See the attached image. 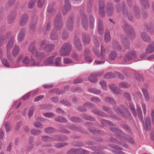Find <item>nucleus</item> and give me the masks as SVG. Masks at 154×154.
Returning <instances> with one entry per match:
<instances>
[{"label":"nucleus","mask_w":154,"mask_h":154,"mask_svg":"<svg viewBox=\"0 0 154 154\" xmlns=\"http://www.w3.org/2000/svg\"><path fill=\"white\" fill-rule=\"evenodd\" d=\"M125 2H122V6L121 5L117 4L116 5V9L117 12L118 13H120L123 8L122 13L125 16H127L128 20L130 21H132L133 20V18L132 16L131 13L128 12L127 9L126 8L125 6Z\"/></svg>","instance_id":"obj_1"},{"label":"nucleus","mask_w":154,"mask_h":154,"mask_svg":"<svg viewBox=\"0 0 154 154\" xmlns=\"http://www.w3.org/2000/svg\"><path fill=\"white\" fill-rule=\"evenodd\" d=\"M110 129L112 131L116 133L115 135L116 137L120 139L122 141L126 142V141L128 140L130 143H134V141L133 139L131 138L128 139L121 131L115 128H111Z\"/></svg>","instance_id":"obj_2"},{"label":"nucleus","mask_w":154,"mask_h":154,"mask_svg":"<svg viewBox=\"0 0 154 154\" xmlns=\"http://www.w3.org/2000/svg\"><path fill=\"white\" fill-rule=\"evenodd\" d=\"M29 51L32 53V58H35L36 59L40 60L43 59L45 56L43 52L39 53L33 44H31L28 48Z\"/></svg>","instance_id":"obj_3"},{"label":"nucleus","mask_w":154,"mask_h":154,"mask_svg":"<svg viewBox=\"0 0 154 154\" xmlns=\"http://www.w3.org/2000/svg\"><path fill=\"white\" fill-rule=\"evenodd\" d=\"M71 48V46L69 43L64 44L60 49V55L62 56H66L69 55Z\"/></svg>","instance_id":"obj_4"},{"label":"nucleus","mask_w":154,"mask_h":154,"mask_svg":"<svg viewBox=\"0 0 154 154\" xmlns=\"http://www.w3.org/2000/svg\"><path fill=\"white\" fill-rule=\"evenodd\" d=\"M42 48H44V50L46 52H50L54 48V45L52 44H47L45 41H44L39 44Z\"/></svg>","instance_id":"obj_5"},{"label":"nucleus","mask_w":154,"mask_h":154,"mask_svg":"<svg viewBox=\"0 0 154 154\" xmlns=\"http://www.w3.org/2000/svg\"><path fill=\"white\" fill-rule=\"evenodd\" d=\"M103 73V71L91 73L90 76L88 78L89 81L93 83H95L97 82V77L102 75Z\"/></svg>","instance_id":"obj_6"},{"label":"nucleus","mask_w":154,"mask_h":154,"mask_svg":"<svg viewBox=\"0 0 154 154\" xmlns=\"http://www.w3.org/2000/svg\"><path fill=\"white\" fill-rule=\"evenodd\" d=\"M54 29L59 30L61 29L63 23L60 15H58L56 17L54 20Z\"/></svg>","instance_id":"obj_7"},{"label":"nucleus","mask_w":154,"mask_h":154,"mask_svg":"<svg viewBox=\"0 0 154 154\" xmlns=\"http://www.w3.org/2000/svg\"><path fill=\"white\" fill-rule=\"evenodd\" d=\"M22 63L25 65H28L30 63L31 65L33 66H38L39 64V62H36L35 60L32 59L30 61L29 57L27 56L25 57L23 60Z\"/></svg>","instance_id":"obj_8"},{"label":"nucleus","mask_w":154,"mask_h":154,"mask_svg":"<svg viewBox=\"0 0 154 154\" xmlns=\"http://www.w3.org/2000/svg\"><path fill=\"white\" fill-rule=\"evenodd\" d=\"M98 6L99 7V13L100 16L103 17L105 15V13L104 11L105 7V3L103 0H99Z\"/></svg>","instance_id":"obj_9"},{"label":"nucleus","mask_w":154,"mask_h":154,"mask_svg":"<svg viewBox=\"0 0 154 154\" xmlns=\"http://www.w3.org/2000/svg\"><path fill=\"white\" fill-rule=\"evenodd\" d=\"M64 5L65 6L62 10V13L63 15H65L71 8L69 0H65Z\"/></svg>","instance_id":"obj_10"},{"label":"nucleus","mask_w":154,"mask_h":154,"mask_svg":"<svg viewBox=\"0 0 154 154\" xmlns=\"http://www.w3.org/2000/svg\"><path fill=\"white\" fill-rule=\"evenodd\" d=\"M114 110L118 113L120 116L123 117L124 118H126L128 117H130L131 116L130 112L128 111H126V112L127 113V115L125 114H124L123 112L118 107H114Z\"/></svg>","instance_id":"obj_11"},{"label":"nucleus","mask_w":154,"mask_h":154,"mask_svg":"<svg viewBox=\"0 0 154 154\" xmlns=\"http://www.w3.org/2000/svg\"><path fill=\"white\" fill-rule=\"evenodd\" d=\"M42 140L43 141L47 142H51L53 140L55 141L60 140L58 136H54L52 138L48 136H43L42 137Z\"/></svg>","instance_id":"obj_12"},{"label":"nucleus","mask_w":154,"mask_h":154,"mask_svg":"<svg viewBox=\"0 0 154 154\" xmlns=\"http://www.w3.org/2000/svg\"><path fill=\"white\" fill-rule=\"evenodd\" d=\"M29 17L26 14H23L20 20L19 25L20 26H23L25 25L28 21Z\"/></svg>","instance_id":"obj_13"},{"label":"nucleus","mask_w":154,"mask_h":154,"mask_svg":"<svg viewBox=\"0 0 154 154\" xmlns=\"http://www.w3.org/2000/svg\"><path fill=\"white\" fill-rule=\"evenodd\" d=\"M16 17V13L14 11L11 12L8 17V23L9 24L13 23Z\"/></svg>","instance_id":"obj_14"},{"label":"nucleus","mask_w":154,"mask_h":154,"mask_svg":"<svg viewBox=\"0 0 154 154\" xmlns=\"http://www.w3.org/2000/svg\"><path fill=\"white\" fill-rule=\"evenodd\" d=\"M56 56V54H54L51 56L48 57L44 61V63L46 65H50L53 64L54 58Z\"/></svg>","instance_id":"obj_15"},{"label":"nucleus","mask_w":154,"mask_h":154,"mask_svg":"<svg viewBox=\"0 0 154 154\" xmlns=\"http://www.w3.org/2000/svg\"><path fill=\"white\" fill-rule=\"evenodd\" d=\"M144 129L146 130H149L151 128V122L150 118L149 117H146L145 123L143 124Z\"/></svg>","instance_id":"obj_16"},{"label":"nucleus","mask_w":154,"mask_h":154,"mask_svg":"<svg viewBox=\"0 0 154 154\" xmlns=\"http://www.w3.org/2000/svg\"><path fill=\"white\" fill-rule=\"evenodd\" d=\"M95 106L94 105H92L90 103H87L83 105V107H79L78 108V110L82 112H85L87 108H94Z\"/></svg>","instance_id":"obj_17"},{"label":"nucleus","mask_w":154,"mask_h":154,"mask_svg":"<svg viewBox=\"0 0 154 154\" xmlns=\"http://www.w3.org/2000/svg\"><path fill=\"white\" fill-rule=\"evenodd\" d=\"M106 12L109 16L112 15L114 12L113 7V5L110 3H107L106 6Z\"/></svg>","instance_id":"obj_18"},{"label":"nucleus","mask_w":154,"mask_h":154,"mask_svg":"<svg viewBox=\"0 0 154 154\" xmlns=\"http://www.w3.org/2000/svg\"><path fill=\"white\" fill-rule=\"evenodd\" d=\"M136 57V54L135 52L131 51L124 58V59L125 60L128 61L134 59Z\"/></svg>","instance_id":"obj_19"},{"label":"nucleus","mask_w":154,"mask_h":154,"mask_svg":"<svg viewBox=\"0 0 154 154\" xmlns=\"http://www.w3.org/2000/svg\"><path fill=\"white\" fill-rule=\"evenodd\" d=\"M45 120L46 119L41 117H39L37 118L36 119V122L34 123L35 126L38 128H42L43 127L42 125L39 122L42 121H43Z\"/></svg>","instance_id":"obj_20"},{"label":"nucleus","mask_w":154,"mask_h":154,"mask_svg":"<svg viewBox=\"0 0 154 154\" xmlns=\"http://www.w3.org/2000/svg\"><path fill=\"white\" fill-rule=\"evenodd\" d=\"M93 51L98 57H101V58H103L104 56L105 50L102 46L101 47V56L99 55V53L97 48H94Z\"/></svg>","instance_id":"obj_21"},{"label":"nucleus","mask_w":154,"mask_h":154,"mask_svg":"<svg viewBox=\"0 0 154 154\" xmlns=\"http://www.w3.org/2000/svg\"><path fill=\"white\" fill-rule=\"evenodd\" d=\"M97 29L98 32L100 34H102L103 33L104 31L102 21L101 20H99L98 21Z\"/></svg>","instance_id":"obj_22"},{"label":"nucleus","mask_w":154,"mask_h":154,"mask_svg":"<svg viewBox=\"0 0 154 154\" xmlns=\"http://www.w3.org/2000/svg\"><path fill=\"white\" fill-rule=\"evenodd\" d=\"M112 148H114L116 149L115 151H114L116 154H126L123 152L119 151V150H122L123 149L122 148L116 145H112L110 146Z\"/></svg>","instance_id":"obj_23"},{"label":"nucleus","mask_w":154,"mask_h":154,"mask_svg":"<svg viewBox=\"0 0 154 154\" xmlns=\"http://www.w3.org/2000/svg\"><path fill=\"white\" fill-rule=\"evenodd\" d=\"M73 19L72 17H70L68 20L67 26L68 29L69 30H72L73 28Z\"/></svg>","instance_id":"obj_24"},{"label":"nucleus","mask_w":154,"mask_h":154,"mask_svg":"<svg viewBox=\"0 0 154 154\" xmlns=\"http://www.w3.org/2000/svg\"><path fill=\"white\" fill-rule=\"evenodd\" d=\"M20 49L19 47L17 45H15L12 51L13 56L16 57L19 53Z\"/></svg>","instance_id":"obj_25"},{"label":"nucleus","mask_w":154,"mask_h":154,"mask_svg":"<svg viewBox=\"0 0 154 154\" xmlns=\"http://www.w3.org/2000/svg\"><path fill=\"white\" fill-rule=\"evenodd\" d=\"M123 28L125 32L127 33L133 32L132 28L127 24L125 23L123 26Z\"/></svg>","instance_id":"obj_26"},{"label":"nucleus","mask_w":154,"mask_h":154,"mask_svg":"<svg viewBox=\"0 0 154 154\" xmlns=\"http://www.w3.org/2000/svg\"><path fill=\"white\" fill-rule=\"evenodd\" d=\"M154 51V43L149 45L146 49V53H151Z\"/></svg>","instance_id":"obj_27"},{"label":"nucleus","mask_w":154,"mask_h":154,"mask_svg":"<svg viewBox=\"0 0 154 154\" xmlns=\"http://www.w3.org/2000/svg\"><path fill=\"white\" fill-rule=\"evenodd\" d=\"M55 29H54L51 31L50 35L51 38H58L59 34L57 32Z\"/></svg>","instance_id":"obj_28"},{"label":"nucleus","mask_w":154,"mask_h":154,"mask_svg":"<svg viewBox=\"0 0 154 154\" xmlns=\"http://www.w3.org/2000/svg\"><path fill=\"white\" fill-rule=\"evenodd\" d=\"M109 88L112 90L113 92L116 94H119L120 91L119 89L116 88L114 85H109Z\"/></svg>","instance_id":"obj_29"},{"label":"nucleus","mask_w":154,"mask_h":154,"mask_svg":"<svg viewBox=\"0 0 154 154\" xmlns=\"http://www.w3.org/2000/svg\"><path fill=\"white\" fill-rule=\"evenodd\" d=\"M14 38V35L10 32L6 33L1 37L2 38Z\"/></svg>","instance_id":"obj_30"},{"label":"nucleus","mask_w":154,"mask_h":154,"mask_svg":"<svg viewBox=\"0 0 154 154\" xmlns=\"http://www.w3.org/2000/svg\"><path fill=\"white\" fill-rule=\"evenodd\" d=\"M61 58L58 57L55 59L54 61V62L53 64L57 66H61Z\"/></svg>","instance_id":"obj_31"},{"label":"nucleus","mask_w":154,"mask_h":154,"mask_svg":"<svg viewBox=\"0 0 154 154\" xmlns=\"http://www.w3.org/2000/svg\"><path fill=\"white\" fill-rule=\"evenodd\" d=\"M134 13L137 18H139L140 16L139 9L138 7L135 6L134 7Z\"/></svg>","instance_id":"obj_32"},{"label":"nucleus","mask_w":154,"mask_h":154,"mask_svg":"<svg viewBox=\"0 0 154 154\" xmlns=\"http://www.w3.org/2000/svg\"><path fill=\"white\" fill-rule=\"evenodd\" d=\"M142 91L146 101H148L150 100L149 94L147 91L146 89H143Z\"/></svg>","instance_id":"obj_33"},{"label":"nucleus","mask_w":154,"mask_h":154,"mask_svg":"<svg viewBox=\"0 0 154 154\" xmlns=\"http://www.w3.org/2000/svg\"><path fill=\"white\" fill-rule=\"evenodd\" d=\"M140 2L145 8H148L149 7V4L148 0H140Z\"/></svg>","instance_id":"obj_34"},{"label":"nucleus","mask_w":154,"mask_h":154,"mask_svg":"<svg viewBox=\"0 0 154 154\" xmlns=\"http://www.w3.org/2000/svg\"><path fill=\"white\" fill-rule=\"evenodd\" d=\"M137 112L139 119L140 120H142L143 119V115L141 108L140 107H138L137 108Z\"/></svg>","instance_id":"obj_35"},{"label":"nucleus","mask_w":154,"mask_h":154,"mask_svg":"<svg viewBox=\"0 0 154 154\" xmlns=\"http://www.w3.org/2000/svg\"><path fill=\"white\" fill-rule=\"evenodd\" d=\"M38 92V91L37 90H35V91H33L31 92L30 93H28L24 96H23L22 97V98L24 100H25L28 98L30 96V94L31 93L32 95L35 94L37 93Z\"/></svg>","instance_id":"obj_36"},{"label":"nucleus","mask_w":154,"mask_h":154,"mask_svg":"<svg viewBox=\"0 0 154 154\" xmlns=\"http://www.w3.org/2000/svg\"><path fill=\"white\" fill-rule=\"evenodd\" d=\"M25 30L24 29H22L20 31L18 35V38H23L25 35Z\"/></svg>","instance_id":"obj_37"},{"label":"nucleus","mask_w":154,"mask_h":154,"mask_svg":"<svg viewBox=\"0 0 154 154\" xmlns=\"http://www.w3.org/2000/svg\"><path fill=\"white\" fill-rule=\"evenodd\" d=\"M105 101L107 103L114 104L116 103V102L112 98L109 97H106L104 99Z\"/></svg>","instance_id":"obj_38"},{"label":"nucleus","mask_w":154,"mask_h":154,"mask_svg":"<svg viewBox=\"0 0 154 154\" xmlns=\"http://www.w3.org/2000/svg\"><path fill=\"white\" fill-rule=\"evenodd\" d=\"M13 44V39H10L9 41L7 46V48L8 51L12 48Z\"/></svg>","instance_id":"obj_39"},{"label":"nucleus","mask_w":154,"mask_h":154,"mask_svg":"<svg viewBox=\"0 0 154 154\" xmlns=\"http://www.w3.org/2000/svg\"><path fill=\"white\" fill-rule=\"evenodd\" d=\"M55 120L57 122H67V121L66 119L61 117L55 118Z\"/></svg>","instance_id":"obj_40"},{"label":"nucleus","mask_w":154,"mask_h":154,"mask_svg":"<svg viewBox=\"0 0 154 154\" xmlns=\"http://www.w3.org/2000/svg\"><path fill=\"white\" fill-rule=\"evenodd\" d=\"M82 23L85 29H86L87 28V17L85 15L84 16V18L82 19Z\"/></svg>","instance_id":"obj_41"},{"label":"nucleus","mask_w":154,"mask_h":154,"mask_svg":"<svg viewBox=\"0 0 154 154\" xmlns=\"http://www.w3.org/2000/svg\"><path fill=\"white\" fill-rule=\"evenodd\" d=\"M43 115L45 117L49 118H51L55 116V114L51 112L44 113L43 114Z\"/></svg>","instance_id":"obj_42"},{"label":"nucleus","mask_w":154,"mask_h":154,"mask_svg":"<svg viewBox=\"0 0 154 154\" xmlns=\"http://www.w3.org/2000/svg\"><path fill=\"white\" fill-rule=\"evenodd\" d=\"M120 88H127L129 87V85L126 82H122L119 84Z\"/></svg>","instance_id":"obj_43"},{"label":"nucleus","mask_w":154,"mask_h":154,"mask_svg":"<svg viewBox=\"0 0 154 154\" xmlns=\"http://www.w3.org/2000/svg\"><path fill=\"white\" fill-rule=\"evenodd\" d=\"M36 0H30L28 6L29 8H31L34 7Z\"/></svg>","instance_id":"obj_44"},{"label":"nucleus","mask_w":154,"mask_h":154,"mask_svg":"<svg viewBox=\"0 0 154 154\" xmlns=\"http://www.w3.org/2000/svg\"><path fill=\"white\" fill-rule=\"evenodd\" d=\"M89 92L92 93L96 94H100V91L99 90H96L94 88H91L88 90Z\"/></svg>","instance_id":"obj_45"},{"label":"nucleus","mask_w":154,"mask_h":154,"mask_svg":"<svg viewBox=\"0 0 154 154\" xmlns=\"http://www.w3.org/2000/svg\"><path fill=\"white\" fill-rule=\"evenodd\" d=\"M55 131L54 128L50 127L46 128L45 130V132L49 134L55 132Z\"/></svg>","instance_id":"obj_46"},{"label":"nucleus","mask_w":154,"mask_h":154,"mask_svg":"<svg viewBox=\"0 0 154 154\" xmlns=\"http://www.w3.org/2000/svg\"><path fill=\"white\" fill-rule=\"evenodd\" d=\"M130 107L131 110L133 112L134 116L135 117L137 116V113H136L135 109L134 107V105L132 103H130Z\"/></svg>","instance_id":"obj_47"},{"label":"nucleus","mask_w":154,"mask_h":154,"mask_svg":"<svg viewBox=\"0 0 154 154\" xmlns=\"http://www.w3.org/2000/svg\"><path fill=\"white\" fill-rule=\"evenodd\" d=\"M91 101L95 103H98L100 102V99L97 97H93L91 98L90 99Z\"/></svg>","instance_id":"obj_48"},{"label":"nucleus","mask_w":154,"mask_h":154,"mask_svg":"<svg viewBox=\"0 0 154 154\" xmlns=\"http://www.w3.org/2000/svg\"><path fill=\"white\" fill-rule=\"evenodd\" d=\"M92 112L98 116H100L103 117L105 116H104V114L103 112L100 111H98V110L97 109L93 110Z\"/></svg>","instance_id":"obj_49"},{"label":"nucleus","mask_w":154,"mask_h":154,"mask_svg":"<svg viewBox=\"0 0 154 154\" xmlns=\"http://www.w3.org/2000/svg\"><path fill=\"white\" fill-rule=\"evenodd\" d=\"M104 78L108 79L113 78L115 77L114 75L111 73H108L104 75Z\"/></svg>","instance_id":"obj_50"},{"label":"nucleus","mask_w":154,"mask_h":154,"mask_svg":"<svg viewBox=\"0 0 154 154\" xmlns=\"http://www.w3.org/2000/svg\"><path fill=\"white\" fill-rule=\"evenodd\" d=\"M68 36L69 34L66 30H63L62 35V38H67L68 37Z\"/></svg>","instance_id":"obj_51"},{"label":"nucleus","mask_w":154,"mask_h":154,"mask_svg":"<svg viewBox=\"0 0 154 154\" xmlns=\"http://www.w3.org/2000/svg\"><path fill=\"white\" fill-rule=\"evenodd\" d=\"M2 64L5 67H8L9 66V63L6 59H2L1 60Z\"/></svg>","instance_id":"obj_52"},{"label":"nucleus","mask_w":154,"mask_h":154,"mask_svg":"<svg viewBox=\"0 0 154 154\" xmlns=\"http://www.w3.org/2000/svg\"><path fill=\"white\" fill-rule=\"evenodd\" d=\"M100 85L103 89L104 90H106V89L107 85L104 81H101L100 82Z\"/></svg>","instance_id":"obj_53"},{"label":"nucleus","mask_w":154,"mask_h":154,"mask_svg":"<svg viewBox=\"0 0 154 154\" xmlns=\"http://www.w3.org/2000/svg\"><path fill=\"white\" fill-rule=\"evenodd\" d=\"M31 132L33 135H37L41 133V131L39 130H32L31 131Z\"/></svg>","instance_id":"obj_54"},{"label":"nucleus","mask_w":154,"mask_h":154,"mask_svg":"<svg viewBox=\"0 0 154 154\" xmlns=\"http://www.w3.org/2000/svg\"><path fill=\"white\" fill-rule=\"evenodd\" d=\"M54 8L53 7V4H50L49 5L47 8V10L49 12H51L54 10Z\"/></svg>","instance_id":"obj_55"},{"label":"nucleus","mask_w":154,"mask_h":154,"mask_svg":"<svg viewBox=\"0 0 154 154\" xmlns=\"http://www.w3.org/2000/svg\"><path fill=\"white\" fill-rule=\"evenodd\" d=\"M116 54L115 51L112 52L109 56V58L111 60L114 59L116 57Z\"/></svg>","instance_id":"obj_56"},{"label":"nucleus","mask_w":154,"mask_h":154,"mask_svg":"<svg viewBox=\"0 0 154 154\" xmlns=\"http://www.w3.org/2000/svg\"><path fill=\"white\" fill-rule=\"evenodd\" d=\"M64 63L65 64H67L72 63V60L70 59L67 58H65L64 59Z\"/></svg>","instance_id":"obj_57"},{"label":"nucleus","mask_w":154,"mask_h":154,"mask_svg":"<svg viewBox=\"0 0 154 154\" xmlns=\"http://www.w3.org/2000/svg\"><path fill=\"white\" fill-rule=\"evenodd\" d=\"M71 121L75 122H79L81 121V119L75 117H72L70 118Z\"/></svg>","instance_id":"obj_58"},{"label":"nucleus","mask_w":154,"mask_h":154,"mask_svg":"<svg viewBox=\"0 0 154 154\" xmlns=\"http://www.w3.org/2000/svg\"><path fill=\"white\" fill-rule=\"evenodd\" d=\"M113 46L115 49H117L121 51H124V50L121 49L120 45L118 43H116L113 44Z\"/></svg>","instance_id":"obj_59"},{"label":"nucleus","mask_w":154,"mask_h":154,"mask_svg":"<svg viewBox=\"0 0 154 154\" xmlns=\"http://www.w3.org/2000/svg\"><path fill=\"white\" fill-rule=\"evenodd\" d=\"M44 2V0H38L37 2L38 6L39 8L42 7Z\"/></svg>","instance_id":"obj_60"},{"label":"nucleus","mask_w":154,"mask_h":154,"mask_svg":"<svg viewBox=\"0 0 154 154\" xmlns=\"http://www.w3.org/2000/svg\"><path fill=\"white\" fill-rule=\"evenodd\" d=\"M102 124L103 125H106V124H108L109 125V126H112L113 125V124L110 122L108 121H106V120H103L102 121Z\"/></svg>","instance_id":"obj_61"},{"label":"nucleus","mask_w":154,"mask_h":154,"mask_svg":"<svg viewBox=\"0 0 154 154\" xmlns=\"http://www.w3.org/2000/svg\"><path fill=\"white\" fill-rule=\"evenodd\" d=\"M141 37L142 38H148L149 36L145 32H142L140 34Z\"/></svg>","instance_id":"obj_62"},{"label":"nucleus","mask_w":154,"mask_h":154,"mask_svg":"<svg viewBox=\"0 0 154 154\" xmlns=\"http://www.w3.org/2000/svg\"><path fill=\"white\" fill-rule=\"evenodd\" d=\"M34 110V108L33 107L31 108L29 110L28 113V116L29 118H30L31 116H32Z\"/></svg>","instance_id":"obj_63"},{"label":"nucleus","mask_w":154,"mask_h":154,"mask_svg":"<svg viewBox=\"0 0 154 154\" xmlns=\"http://www.w3.org/2000/svg\"><path fill=\"white\" fill-rule=\"evenodd\" d=\"M150 115L152 120V124L153 125H154V109H153L151 110Z\"/></svg>","instance_id":"obj_64"}]
</instances>
